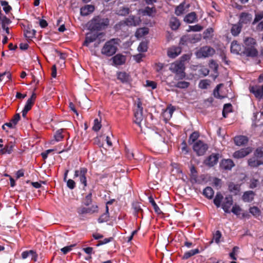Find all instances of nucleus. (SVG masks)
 Masks as SVG:
<instances>
[{"mask_svg":"<svg viewBox=\"0 0 263 263\" xmlns=\"http://www.w3.org/2000/svg\"><path fill=\"white\" fill-rule=\"evenodd\" d=\"M244 47L243 46L238 44L237 41H233L231 45V52L235 54L242 55Z\"/></svg>","mask_w":263,"mask_h":263,"instance_id":"obj_12","label":"nucleus"},{"mask_svg":"<svg viewBox=\"0 0 263 263\" xmlns=\"http://www.w3.org/2000/svg\"><path fill=\"white\" fill-rule=\"evenodd\" d=\"M126 26L124 21H121L116 24L114 26V29L116 31L122 30Z\"/></svg>","mask_w":263,"mask_h":263,"instance_id":"obj_53","label":"nucleus"},{"mask_svg":"<svg viewBox=\"0 0 263 263\" xmlns=\"http://www.w3.org/2000/svg\"><path fill=\"white\" fill-rule=\"evenodd\" d=\"M0 20L2 22V27L3 29L5 28L6 25H8L11 23V21L6 16H3L1 17Z\"/></svg>","mask_w":263,"mask_h":263,"instance_id":"obj_51","label":"nucleus"},{"mask_svg":"<svg viewBox=\"0 0 263 263\" xmlns=\"http://www.w3.org/2000/svg\"><path fill=\"white\" fill-rule=\"evenodd\" d=\"M233 203V200L232 196L229 195L228 196H226L224 198L223 203L222 204V208L226 213H230L231 212L230 209Z\"/></svg>","mask_w":263,"mask_h":263,"instance_id":"obj_14","label":"nucleus"},{"mask_svg":"<svg viewBox=\"0 0 263 263\" xmlns=\"http://www.w3.org/2000/svg\"><path fill=\"white\" fill-rule=\"evenodd\" d=\"M148 199H149V202L151 203L152 205L153 206L155 213H156L157 214H159V215L162 214L163 213L161 211V210L160 209L159 206L156 204L154 198L152 196H151L148 198Z\"/></svg>","mask_w":263,"mask_h":263,"instance_id":"obj_38","label":"nucleus"},{"mask_svg":"<svg viewBox=\"0 0 263 263\" xmlns=\"http://www.w3.org/2000/svg\"><path fill=\"white\" fill-rule=\"evenodd\" d=\"M251 150L249 148H242L239 151H236L233 154V157L235 158H242L249 154Z\"/></svg>","mask_w":263,"mask_h":263,"instance_id":"obj_21","label":"nucleus"},{"mask_svg":"<svg viewBox=\"0 0 263 263\" xmlns=\"http://www.w3.org/2000/svg\"><path fill=\"white\" fill-rule=\"evenodd\" d=\"M184 4L182 3L176 8L175 13L177 16H180L184 13Z\"/></svg>","mask_w":263,"mask_h":263,"instance_id":"obj_44","label":"nucleus"},{"mask_svg":"<svg viewBox=\"0 0 263 263\" xmlns=\"http://www.w3.org/2000/svg\"><path fill=\"white\" fill-rule=\"evenodd\" d=\"M117 79L122 83H127L129 80V75L124 71H120L117 73Z\"/></svg>","mask_w":263,"mask_h":263,"instance_id":"obj_31","label":"nucleus"},{"mask_svg":"<svg viewBox=\"0 0 263 263\" xmlns=\"http://www.w3.org/2000/svg\"><path fill=\"white\" fill-rule=\"evenodd\" d=\"M248 165L251 167H256L263 164V159H259L254 156L248 161Z\"/></svg>","mask_w":263,"mask_h":263,"instance_id":"obj_23","label":"nucleus"},{"mask_svg":"<svg viewBox=\"0 0 263 263\" xmlns=\"http://www.w3.org/2000/svg\"><path fill=\"white\" fill-rule=\"evenodd\" d=\"M242 211V209L240 208V207L237 204H235L232 207V210L231 212H232L234 214L238 216L240 214V212Z\"/></svg>","mask_w":263,"mask_h":263,"instance_id":"obj_55","label":"nucleus"},{"mask_svg":"<svg viewBox=\"0 0 263 263\" xmlns=\"http://www.w3.org/2000/svg\"><path fill=\"white\" fill-rule=\"evenodd\" d=\"M215 53V49L208 46H205L201 47L195 52L196 57L198 59L212 57Z\"/></svg>","mask_w":263,"mask_h":263,"instance_id":"obj_5","label":"nucleus"},{"mask_svg":"<svg viewBox=\"0 0 263 263\" xmlns=\"http://www.w3.org/2000/svg\"><path fill=\"white\" fill-rule=\"evenodd\" d=\"M142 102L139 99L137 102V108L134 112V122L138 126H141V121L143 120V107Z\"/></svg>","mask_w":263,"mask_h":263,"instance_id":"obj_6","label":"nucleus"},{"mask_svg":"<svg viewBox=\"0 0 263 263\" xmlns=\"http://www.w3.org/2000/svg\"><path fill=\"white\" fill-rule=\"evenodd\" d=\"M249 212L254 216L257 217L260 215V211L257 206L251 207L249 209Z\"/></svg>","mask_w":263,"mask_h":263,"instance_id":"obj_46","label":"nucleus"},{"mask_svg":"<svg viewBox=\"0 0 263 263\" xmlns=\"http://www.w3.org/2000/svg\"><path fill=\"white\" fill-rule=\"evenodd\" d=\"M234 142L236 145L238 146L243 145L248 142V138L245 136H238L234 138Z\"/></svg>","mask_w":263,"mask_h":263,"instance_id":"obj_26","label":"nucleus"},{"mask_svg":"<svg viewBox=\"0 0 263 263\" xmlns=\"http://www.w3.org/2000/svg\"><path fill=\"white\" fill-rule=\"evenodd\" d=\"M126 26H136L139 25V21L137 20L134 15H130L124 20Z\"/></svg>","mask_w":263,"mask_h":263,"instance_id":"obj_25","label":"nucleus"},{"mask_svg":"<svg viewBox=\"0 0 263 263\" xmlns=\"http://www.w3.org/2000/svg\"><path fill=\"white\" fill-rule=\"evenodd\" d=\"M200 251L198 249H192L185 252L181 257L182 259L187 260L190 257L199 253Z\"/></svg>","mask_w":263,"mask_h":263,"instance_id":"obj_27","label":"nucleus"},{"mask_svg":"<svg viewBox=\"0 0 263 263\" xmlns=\"http://www.w3.org/2000/svg\"><path fill=\"white\" fill-rule=\"evenodd\" d=\"M228 189L231 193H233L235 195H237L240 191V186L238 184L230 182L228 185Z\"/></svg>","mask_w":263,"mask_h":263,"instance_id":"obj_28","label":"nucleus"},{"mask_svg":"<svg viewBox=\"0 0 263 263\" xmlns=\"http://www.w3.org/2000/svg\"><path fill=\"white\" fill-rule=\"evenodd\" d=\"M1 4L3 7V10L6 13H8L12 10V7L9 5L8 2L1 1Z\"/></svg>","mask_w":263,"mask_h":263,"instance_id":"obj_47","label":"nucleus"},{"mask_svg":"<svg viewBox=\"0 0 263 263\" xmlns=\"http://www.w3.org/2000/svg\"><path fill=\"white\" fill-rule=\"evenodd\" d=\"M101 121L98 119H95L93 121L92 130L95 132H98L101 128Z\"/></svg>","mask_w":263,"mask_h":263,"instance_id":"obj_49","label":"nucleus"},{"mask_svg":"<svg viewBox=\"0 0 263 263\" xmlns=\"http://www.w3.org/2000/svg\"><path fill=\"white\" fill-rule=\"evenodd\" d=\"M36 31L34 29H31L29 26L24 31V35L27 38H33L35 36Z\"/></svg>","mask_w":263,"mask_h":263,"instance_id":"obj_37","label":"nucleus"},{"mask_svg":"<svg viewBox=\"0 0 263 263\" xmlns=\"http://www.w3.org/2000/svg\"><path fill=\"white\" fill-rule=\"evenodd\" d=\"M234 165V162L230 159H222L220 163V168L225 171L231 170Z\"/></svg>","mask_w":263,"mask_h":263,"instance_id":"obj_15","label":"nucleus"},{"mask_svg":"<svg viewBox=\"0 0 263 263\" xmlns=\"http://www.w3.org/2000/svg\"><path fill=\"white\" fill-rule=\"evenodd\" d=\"M112 60L115 65H121L124 64L126 61L125 56L121 54H117L112 58Z\"/></svg>","mask_w":263,"mask_h":263,"instance_id":"obj_18","label":"nucleus"},{"mask_svg":"<svg viewBox=\"0 0 263 263\" xmlns=\"http://www.w3.org/2000/svg\"><path fill=\"white\" fill-rule=\"evenodd\" d=\"M214 32L212 28H209L206 29L203 32L204 38H209L212 36V34Z\"/></svg>","mask_w":263,"mask_h":263,"instance_id":"obj_61","label":"nucleus"},{"mask_svg":"<svg viewBox=\"0 0 263 263\" xmlns=\"http://www.w3.org/2000/svg\"><path fill=\"white\" fill-rule=\"evenodd\" d=\"M199 134L197 132H193L190 136L189 139V143L192 144L194 143L199 137Z\"/></svg>","mask_w":263,"mask_h":263,"instance_id":"obj_48","label":"nucleus"},{"mask_svg":"<svg viewBox=\"0 0 263 263\" xmlns=\"http://www.w3.org/2000/svg\"><path fill=\"white\" fill-rule=\"evenodd\" d=\"M148 28L143 27L138 29L136 32V36L138 37H141L148 33Z\"/></svg>","mask_w":263,"mask_h":263,"instance_id":"obj_34","label":"nucleus"},{"mask_svg":"<svg viewBox=\"0 0 263 263\" xmlns=\"http://www.w3.org/2000/svg\"><path fill=\"white\" fill-rule=\"evenodd\" d=\"M209 85V80H202L199 83V87L201 89H206Z\"/></svg>","mask_w":263,"mask_h":263,"instance_id":"obj_54","label":"nucleus"},{"mask_svg":"<svg viewBox=\"0 0 263 263\" xmlns=\"http://www.w3.org/2000/svg\"><path fill=\"white\" fill-rule=\"evenodd\" d=\"M103 32H89L86 34L85 40L83 44V46L88 47L90 43L95 41L100 36H104Z\"/></svg>","mask_w":263,"mask_h":263,"instance_id":"obj_8","label":"nucleus"},{"mask_svg":"<svg viewBox=\"0 0 263 263\" xmlns=\"http://www.w3.org/2000/svg\"><path fill=\"white\" fill-rule=\"evenodd\" d=\"M190 85V83L186 81H178L174 84V86L180 89H185L188 88Z\"/></svg>","mask_w":263,"mask_h":263,"instance_id":"obj_40","label":"nucleus"},{"mask_svg":"<svg viewBox=\"0 0 263 263\" xmlns=\"http://www.w3.org/2000/svg\"><path fill=\"white\" fill-rule=\"evenodd\" d=\"M138 50L140 52H146L147 50V43L144 42L140 43L138 47Z\"/></svg>","mask_w":263,"mask_h":263,"instance_id":"obj_56","label":"nucleus"},{"mask_svg":"<svg viewBox=\"0 0 263 263\" xmlns=\"http://www.w3.org/2000/svg\"><path fill=\"white\" fill-rule=\"evenodd\" d=\"M109 219V214L103 213L98 219V222L100 223L107 222Z\"/></svg>","mask_w":263,"mask_h":263,"instance_id":"obj_45","label":"nucleus"},{"mask_svg":"<svg viewBox=\"0 0 263 263\" xmlns=\"http://www.w3.org/2000/svg\"><path fill=\"white\" fill-rule=\"evenodd\" d=\"M223 197L220 192H217L213 200L214 204L219 208L220 206L221 202Z\"/></svg>","mask_w":263,"mask_h":263,"instance_id":"obj_35","label":"nucleus"},{"mask_svg":"<svg viewBox=\"0 0 263 263\" xmlns=\"http://www.w3.org/2000/svg\"><path fill=\"white\" fill-rule=\"evenodd\" d=\"M214 192L211 187L208 186L204 189L203 194L208 198L212 199L214 196Z\"/></svg>","mask_w":263,"mask_h":263,"instance_id":"obj_36","label":"nucleus"},{"mask_svg":"<svg viewBox=\"0 0 263 263\" xmlns=\"http://www.w3.org/2000/svg\"><path fill=\"white\" fill-rule=\"evenodd\" d=\"M132 208L134 210V214L137 217H139V214L140 213L141 215V218H143V210L141 209L140 204L138 202L133 203Z\"/></svg>","mask_w":263,"mask_h":263,"instance_id":"obj_29","label":"nucleus"},{"mask_svg":"<svg viewBox=\"0 0 263 263\" xmlns=\"http://www.w3.org/2000/svg\"><path fill=\"white\" fill-rule=\"evenodd\" d=\"M114 240V238L112 237H110L109 238H106L104 239L103 240H99L96 246L99 247L100 246L106 244L109 242L112 241Z\"/></svg>","mask_w":263,"mask_h":263,"instance_id":"obj_58","label":"nucleus"},{"mask_svg":"<svg viewBox=\"0 0 263 263\" xmlns=\"http://www.w3.org/2000/svg\"><path fill=\"white\" fill-rule=\"evenodd\" d=\"M120 39H111L106 42L101 49V53L107 57H111L117 51Z\"/></svg>","mask_w":263,"mask_h":263,"instance_id":"obj_2","label":"nucleus"},{"mask_svg":"<svg viewBox=\"0 0 263 263\" xmlns=\"http://www.w3.org/2000/svg\"><path fill=\"white\" fill-rule=\"evenodd\" d=\"M258 54V52L255 47H245L242 51V55L247 57L255 58Z\"/></svg>","mask_w":263,"mask_h":263,"instance_id":"obj_13","label":"nucleus"},{"mask_svg":"<svg viewBox=\"0 0 263 263\" xmlns=\"http://www.w3.org/2000/svg\"><path fill=\"white\" fill-rule=\"evenodd\" d=\"M88 169L85 167H80L79 168L76 170L74 172L73 178H78L80 184L82 186L84 191L86 190V188L90 185L88 183L87 180ZM91 183V182L89 183Z\"/></svg>","mask_w":263,"mask_h":263,"instance_id":"obj_3","label":"nucleus"},{"mask_svg":"<svg viewBox=\"0 0 263 263\" xmlns=\"http://www.w3.org/2000/svg\"><path fill=\"white\" fill-rule=\"evenodd\" d=\"M255 193L253 191H248L243 193L242 196V199L244 202H251L254 198Z\"/></svg>","mask_w":263,"mask_h":263,"instance_id":"obj_20","label":"nucleus"},{"mask_svg":"<svg viewBox=\"0 0 263 263\" xmlns=\"http://www.w3.org/2000/svg\"><path fill=\"white\" fill-rule=\"evenodd\" d=\"M249 90L256 98L261 99L263 97V85L250 86Z\"/></svg>","mask_w":263,"mask_h":263,"instance_id":"obj_9","label":"nucleus"},{"mask_svg":"<svg viewBox=\"0 0 263 263\" xmlns=\"http://www.w3.org/2000/svg\"><path fill=\"white\" fill-rule=\"evenodd\" d=\"M130 12L129 8L125 7H121L117 11V14L118 15L126 16Z\"/></svg>","mask_w":263,"mask_h":263,"instance_id":"obj_41","label":"nucleus"},{"mask_svg":"<svg viewBox=\"0 0 263 263\" xmlns=\"http://www.w3.org/2000/svg\"><path fill=\"white\" fill-rule=\"evenodd\" d=\"M254 156L259 159H263V147H258L254 153Z\"/></svg>","mask_w":263,"mask_h":263,"instance_id":"obj_43","label":"nucleus"},{"mask_svg":"<svg viewBox=\"0 0 263 263\" xmlns=\"http://www.w3.org/2000/svg\"><path fill=\"white\" fill-rule=\"evenodd\" d=\"M263 18V11L255 14V18L253 21L252 24L255 25Z\"/></svg>","mask_w":263,"mask_h":263,"instance_id":"obj_52","label":"nucleus"},{"mask_svg":"<svg viewBox=\"0 0 263 263\" xmlns=\"http://www.w3.org/2000/svg\"><path fill=\"white\" fill-rule=\"evenodd\" d=\"M183 21L189 24L193 23L198 21L197 15L195 12H192L185 15Z\"/></svg>","mask_w":263,"mask_h":263,"instance_id":"obj_24","label":"nucleus"},{"mask_svg":"<svg viewBox=\"0 0 263 263\" xmlns=\"http://www.w3.org/2000/svg\"><path fill=\"white\" fill-rule=\"evenodd\" d=\"M156 9L155 7L151 8L149 7H146L144 9L142 10V13L143 15H146L149 16H152L153 13H156Z\"/></svg>","mask_w":263,"mask_h":263,"instance_id":"obj_39","label":"nucleus"},{"mask_svg":"<svg viewBox=\"0 0 263 263\" xmlns=\"http://www.w3.org/2000/svg\"><path fill=\"white\" fill-rule=\"evenodd\" d=\"M109 25V20L101 15L95 16L87 23L88 29L92 32L105 29Z\"/></svg>","mask_w":263,"mask_h":263,"instance_id":"obj_1","label":"nucleus"},{"mask_svg":"<svg viewBox=\"0 0 263 263\" xmlns=\"http://www.w3.org/2000/svg\"><path fill=\"white\" fill-rule=\"evenodd\" d=\"M66 182H67V186L69 189L73 190L76 187V183L73 180L69 179L68 180H67Z\"/></svg>","mask_w":263,"mask_h":263,"instance_id":"obj_59","label":"nucleus"},{"mask_svg":"<svg viewBox=\"0 0 263 263\" xmlns=\"http://www.w3.org/2000/svg\"><path fill=\"white\" fill-rule=\"evenodd\" d=\"M185 69L184 64H182L181 62L178 61L172 63L169 68L173 73H175V79L176 80H182L185 78L186 77Z\"/></svg>","mask_w":263,"mask_h":263,"instance_id":"obj_4","label":"nucleus"},{"mask_svg":"<svg viewBox=\"0 0 263 263\" xmlns=\"http://www.w3.org/2000/svg\"><path fill=\"white\" fill-rule=\"evenodd\" d=\"M246 47H255L256 44L255 39L252 37H247L245 40Z\"/></svg>","mask_w":263,"mask_h":263,"instance_id":"obj_42","label":"nucleus"},{"mask_svg":"<svg viewBox=\"0 0 263 263\" xmlns=\"http://www.w3.org/2000/svg\"><path fill=\"white\" fill-rule=\"evenodd\" d=\"M21 119V117H20V115L19 114H16L12 118V119L10 120V122H11L15 126L18 122L19 121V120H20Z\"/></svg>","mask_w":263,"mask_h":263,"instance_id":"obj_63","label":"nucleus"},{"mask_svg":"<svg viewBox=\"0 0 263 263\" xmlns=\"http://www.w3.org/2000/svg\"><path fill=\"white\" fill-rule=\"evenodd\" d=\"M95 9L94 5H86L82 7L80 9V13L82 16H87L92 13Z\"/></svg>","mask_w":263,"mask_h":263,"instance_id":"obj_17","label":"nucleus"},{"mask_svg":"<svg viewBox=\"0 0 263 263\" xmlns=\"http://www.w3.org/2000/svg\"><path fill=\"white\" fill-rule=\"evenodd\" d=\"M239 249V248L237 246H235L233 247L232 251L231 253L229 254V256L230 258L233 260H236L237 258L236 257V251H237Z\"/></svg>","mask_w":263,"mask_h":263,"instance_id":"obj_62","label":"nucleus"},{"mask_svg":"<svg viewBox=\"0 0 263 263\" xmlns=\"http://www.w3.org/2000/svg\"><path fill=\"white\" fill-rule=\"evenodd\" d=\"M182 49L179 46H172L167 50V54L171 58H175L181 52Z\"/></svg>","mask_w":263,"mask_h":263,"instance_id":"obj_16","label":"nucleus"},{"mask_svg":"<svg viewBox=\"0 0 263 263\" xmlns=\"http://www.w3.org/2000/svg\"><path fill=\"white\" fill-rule=\"evenodd\" d=\"M220 155L218 153L212 154L210 155L204 161V163L210 167L214 166L218 161Z\"/></svg>","mask_w":263,"mask_h":263,"instance_id":"obj_11","label":"nucleus"},{"mask_svg":"<svg viewBox=\"0 0 263 263\" xmlns=\"http://www.w3.org/2000/svg\"><path fill=\"white\" fill-rule=\"evenodd\" d=\"M77 211L79 215L84 214H93L98 212V206L97 205H92L90 208L81 206L77 209Z\"/></svg>","mask_w":263,"mask_h":263,"instance_id":"obj_10","label":"nucleus"},{"mask_svg":"<svg viewBox=\"0 0 263 263\" xmlns=\"http://www.w3.org/2000/svg\"><path fill=\"white\" fill-rule=\"evenodd\" d=\"M14 146V144L12 142H9L7 145H6L4 147L5 152H7V154H11L13 151V148Z\"/></svg>","mask_w":263,"mask_h":263,"instance_id":"obj_50","label":"nucleus"},{"mask_svg":"<svg viewBox=\"0 0 263 263\" xmlns=\"http://www.w3.org/2000/svg\"><path fill=\"white\" fill-rule=\"evenodd\" d=\"M221 85H222V84H219L217 85V86L216 87V88L214 90L213 94H214V97L216 98L221 99L222 98H223L222 97H221L220 95L219 92V90Z\"/></svg>","mask_w":263,"mask_h":263,"instance_id":"obj_60","label":"nucleus"},{"mask_svg":"<svg viewBox=\"0 0 263 263\" xmlns=\"http://www.w3.org/2000/svg\"><path fill=\"white\" fill-rule=\"evenodd\" d=\"M64 131V129H60L58 130L55 135H54V140L51 141V144H54V142H59L62 140L64 138L63 133Z\"/></svg>","mask_w":263,"mask_h":263,"instance_id":"obj_32","label":"nucleus"},{"mask_svg":"<svg viewBox=\"0 0 263 263\" xmlns=\"http://www.w3.org/2000/svg\"><path fill=\"white\" fill-rule=\"evenodd\" d=\"M252 15L249 13L242 12L239 16V23L241 24H247L250 23L252 20Z\"/></svg>","mask_w":263,"mask_h":263,"instance_id":"obj_19","label":"nucleus"},{"mask_svg":"<svg viewBox=\"0 0 263 263\" xmlns=\"http://www.w3.org/2000/svg\"><path fill=\"white\" fill-rule=\"evenodd\" d=\"M199 72L200 74H202L203 76H206L209 73V70L206 67L202 66L199 69Z\"/></svg>","mask_w":263,"mask_h":263,"instance_id":"obj_64","label":"nucleus"},{"mask_svg":"<svg viewBox=\"0 0 263 263\" xmlns=\"http://www.w3.org/2000/svg\"><path fill=\"white\" fill-rule=\"evenodd\" d=\"M90 186L91 187V189L90 190L89 193L85 196L84 199V203L86 206H88L92 203V192L96 187V183H90Z\"/></svg>","mask_w":263,"mask_h":263,"instance_id":"obj_22","label":"nucleus"},{"mask_svg":"<svg viewBox=\"0 0 263 263\" xmlns=\"http://www.w3.org/2000/svg\"><path fill=\"white\" fill-rule=\"evenodd\" d=\"M221 237V233L220 231L217 230L215 233L213 234V239H214L216 243H219L220 239Z\"/></svg>","mask_w":263,"mask_h":263,"instance_id":"obj_57","label":"nucleus"},{"mask_svg":"<svg viewBox=\"0 0 263 263\" xmlns=\"http://www.w3.org/2000/svg\"><path fill=\"white\" fill-rule=\"evenodd\" d=\"M180 26V23L178 18L176 17H172L170 20V26L173 30H177Z\"/></svg>","mask_w":263,"mask_h":263,"instance_id":"obj_30","label":"nucleus"},{"mask_svg":"<svg viewBox=\"0 0 263 263\" xmlns=\"http://www.w3.org/2000/svg\"><path fill=\"white\" fill-rule=\"evenodd\" d=\"M193 148L198 156H202L208 150V146L202 141L198 140L194 143Z\"/></svg>","mask_w":263,"mask_h":263,"instance_id":"obj_7","label":"nucleus"},{"mask_svg":"<svg viewBox=\"0 0 263 263\" xmlns=\"http://www.w3.org/2000/svg\"><path fill=\"white\" fill-rule=\"evenodd\" d=\"M241 28L242 26L239 23L238 24H234L232 27L231 30V33L234 36H237L240 33L241 30Z\"/></svg>","mask_w":263,"mask_h":263,"instance_id":"obj_33","label":"nucleus"}]
</instances>
